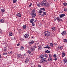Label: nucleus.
<instances>
[{"instance_id":"f257e3e1","label":"nucleus","mask_w":67,"mask_h":67,"mask_svg":"<svg viewBox=\"0 0 67 67\" xmlns=\"http://www.w3.org/2000/svg\"><path fill=\"white\" fill-rule=\"evenodd\" d=\"M30 15L33 18H35L36 16V13L35 12V10L34 9L31 11L30 13Z\"/></svg>"},{"instance_id":"f03ea898","label":"nucleus","mask_w":67,"mask_h":67,"mask_svg":"<svg viewBox=\"0 0 67 67\" xmlns=\"http://www.w3.org/2000/svg\"><path fill=\"white\" fill-rule=\"evenodd\" d=\"M44 35H45L46 36L48 37L49 36L51 35V33L50 32L47 31H45L44 33Z\"/></svg>"},{"instance_id":"7ed1b4c3","label":"nucleus","mask_w":67,"mask_h":67,"mask_svg":"<svg viewBox=\"0 0 67 67\" xmlns=\"http://www.w3.org/2000/svg\"><path fill=\"white\" fill-rule=\"evenodd\" d=\"M47 3V2L46 0H43L41 2V4L42 6H45Z\"/></svg>"},{"instance_id":"20e7f679","label":"nucleus","mask_w":67,"mask_h":67,"mask_svg":"<svg viewBox=\"0 0 67 67\" xmlns=\"http://www.w3.org/2000/svg\"><path fill=\"white\" fill-rule=\"evenodd\" d=\"M22 57V55L21 54H18L17 55V59H20V58H21Z\"/></svg>"},{"instance_id":"39448f33","label":"nucleus","mask_w":67,"mask_h":67,"mask_svg":"<svg viewBox=\"0 0 67 67\" xmlns=\"http://www.w3.org/2000/svg\"><path fill=\"white\" fill-rule=\"evenodd\" d=\"M46 58H43L42 60H41L40 61V62L41 63H46V62H47V60L46 59H45Z\"/></svg>"},{"instance_id":"423d86ee","label":"nucleus","mask_w":67,"mask_h":67,"mask_svg":"<svg viewBox=\"0 0 67 67\" xmlns=\"http://www.w3.org/2000/svg\"><path fill=\"white\" fill-rule=\"evenodd\" d=\"M61 34L62 35H63V36H65V35L66 34V31H63L62 32Z\"/></svg>"},{"instance_id":"0eeeda50","label":"nucleus","mask_w":67,"mask_h":67,"mask_svg":"<svg viewBox=\"0 0 67 67\" xmlns=\"http://www.w3.org/2000/svg\"><path fill=\"white\" fill-rule=\"evenodd\" d=\"M29 45H32L34 43V41L33 40H31L29 42Z\"/></svg>"},{"instance_id":"6e6552de","label":"nucleus","mask_w":67,"mask_h":67,"mask_svg":"<svg viewBox=\"0 0 67 67\" xmlns=\"http://www.w3.org/2000/svg\"><path fill=\"white\" fill-rule=\"evenodd\" d=\"M56 19L58 21H62V19H61L59 17H57Z\"/></svg>"},{"instance_id":"1a4fd4ad","label":"nucleus","mask_w":67,"mask_h":67,"mask_svg":"<svg viewBox=\"0 0 67 67\" xmlns=\"http://www.w3.org/2000/svg\"><path fill=\"white\" fill-rule=\"evenodd\" d=\"M42 4L40 3H37V5L38 7H41L42 6Z\"/></svg>"},{"instance_id":"9d476101","label":"nucleus","mask_w":67,"mask_h":67,"mask_svg":"<svg viewBox=\"0 0 67 67\" xmlns=\"http://www.w3.org/2000/svg\"><path fill=\"white\" fill-rule=\"evenodd\" d=\"M29 34H25L24 35V37L25 38H27L29 37Z\"/></svg>"},{"instance_id":"9b49d317","label":"nucleus","mask_w":67,"mask_h":67,"mask_svg":"<svg viewBox=\"0 0 67 67\" xmlns=\"http://www.w3.org/2000/svg\"><path fill=\"white\" fill-rule=\"evenodd\" d=\"M16 16L18 17H21L22 15L20 13H18L16 14Z\"/></svg>"},{"instance_id":"f8f14e48","label":"nucleus","mask_w":67,"mask_h":67,"mask_svg":"<svg viewBox=\"0 0 67 67\" xmlns=\"http://www.w3.org/2000/svg\"><path fill=\"white\" fill-rule=\"evenodd\" d=\"M44 48H48V49H49L51 48V47H49V46L47 45L46 47H44Z\"/></svg>"},{"instance_id":"ddd939ff","label":"nucleus","mask_w":67,"mask_h":67,"mask_svg":"<svg viewBox=\"0 0 67 67\" xmlns=\"http://www.w3.org/2000/svg\"><path fill=\"white\" fill-rule=\"evenodd\" d=\"M65 16V14H61L60 15V18H63L64 16Z\"/></svg>"},{"instance_id":"4468645a","label":"nucleus","mask_w":67,"mask_h":67,"mask_svg":"<svg viewBox=\"0 0 67 67\" xmlns=\"http://www.w3.org/2000/svg\"><path fill=\"white\" fill-rule=\"evenodd\" d=\"M34 20H35L34 19H32L30 20V22L31 23H33V21H34Z\"/></svg>"},{"instance_id":"2eb2a0df","label":"nucleus","mask_w":67,"mask_h":67,"mask_svg":"<svg viewBox=\"0 0 67 67\" xmlns=\"http://www.w3.org/2000/svg\"><path fill=\"white\" fill-rule=\"evenodd\" d=\"M46 6V7H47V8L48 7H49V6H50V4H49L47 2V3L46 4V5H45Z\"/></svg>"},{"instance_id":"dca6fc26","label":"nucleus","mask_w":67,"mask_h":67,"mask_svg":"<svg viewBox=\"0 0 67 67\" xmlns=\"http://www.w3.org/2000/svg\"><path fill=\"white\" fill-rule=\"evenodd\" d=\"M46 14V12H43V14L41 15V16H44V15H45Z\"/></svg>"},{"instance_id":"f3484780","label":"nucleus","mask_w":67,"mask_h":67,"mask_svg":"<svg viewBox=\"0 0 67 67\" xmlns=\"http://www.w3.org/2000/svg\"><path fill=\"white\" fill-rule=\"evenodd\" d=\"M30 50L31 52H34L35 51V48L32 47L31 48Z\"/></svg>"},{"instance_id":"a211bd4d","label":"nucleus","mask_w":67,"mask_h":67,"mask_svg":"<svg viewBox=\"0 0 67 67\" xmlns=\"http://www.w3.org/2000/svg\"><path fill=\"white\" fill-rule=\"evenodd\" d=\"M53 60V59L52 58H49L48 59V60L49 62H52Z\"/></svg>"},{"instance_id":"6ab92c4d","label":"nucleus","mask_w":67,"mask_h":67,"mask_svg":"<svg viewBox=\"0 0 67 67\" xmlns=\"http://www.w3.org/2000/svg\"><path fill=\"white\" fill-rule=\"evenodd\" d=\"M50 52H51L50 51H48L47 50V51H45V52L46 53H47V54L50 53Z\"/></svg>"},{"instance_id":"aec40b11","label":"nucleus","mask_w":67,"mask_h":67,"mask_svg":"<svg viewBox=\"0 0 67 67\" xmlns=\"http://www.w3.org/2000/svg\"><path fill=\"white\" fill-rule=\"evenodd\" d=\"M23 27L24 29H26V26L25 25H24L23 26Z\"/></svg>"},{"instance_id":"412c9836","label":"nucleus","mask_w":67,"mask_h":67,"mask_svg":"<svg viewBox=\"0 0 67 67\" xmlns=\"http://www.w3.org/2000/svg\"><path fill=\"white\" fill-rule=\"evenodd\" d=\"M41 48H42V47H41V46L40 45L38 46V50L41 49Z\"/></svg>"},{"instance_id":"4be33fe9","label":"nucleus","mask_w":67,"mask_h":67,"mask_svg":"<svg viewBox=\"0 0 67 67\" xmlns=\"http://www.w3.org/2000/svg\"><path fill=\"white\" fill-rule=\"evenodd\" d=\"M58 48L59 49H62L63 47L62 46H60L58 47Z\"/></svg>"},{"instance_id":"5701e85b","label":"nucleus","mask_w":67,"mask_h":67,"mask_svg":"<svg viewBox=\"0 0 67 67\" xmlns=\"http://www.w3.org/2000/svg\"><path fill=\"white\" fill-rule=\"evenodd\" d=\"M52 30L53 31H54L55 30V28L54 27H52Z\"/></svg>"},{"instance_id":"b1692460","label":"nucleus","mask_w":67,"mask_h":67,"mask_svg":"<svg viewBox=\"0 0 67 67\" xmlns=\"http://www.w3.org/2000/svg\"><path fill=\"white\" fill-rule=\"evenodd\" d=\"M64 62L65 63H67V59L66 58L64 59Z\"/></svg>"},{"instance_id":"393cba45","label":"nucleus","mask_w":67,"mask_h":67,"mask_svg":"<svg viewBox=\"0 0 67 67\" xmlns=\"http://www.w3.org/2000/svg\"><path fill=\"white\" fill-rule=\"evenodd\" d=\"M9 35L10 36H12V33L11 32H10L9 33Z\"/></svg>"},{"instance_id":"a878e982","label":"nucleus","mask_w":67,"mask_h":67,"mask_svg":"<svg viewBox=\"0 0 67 67\" xmlns=\"http://www.w3.org/2000/svg\"><path fill=\"white\" fill-rule=\"evenodd\" d=\"M28 53L30 54V55H32V54L31 53V51L29 50L28 51Z\"/></svg>"},{"instance_id":"bb28decb","label":"nucleus","mask_w":67,"mask_h":67,"mask_svg":"<svg viewBox=\"0 0 67 67\" xmlns=\"http://www.w3.org/2000/svg\"><path fill=\"white\" fill-rule=\"evenodd\" d=\"M0 22L1 23H4V20L2 19L0 20Z\"/></svg>"},{"instance_id":"cd10ccee","label":"nucleus","mask_w":67,"mask_h":67,"mask_svg":"<svg viewBox=\"0 0 67 67\" xmlns=\"http://www.w3.org/2000/svg\"><path fill=\"white\" fill-rule=\"evenodd\" d=\"M43 55H40V57L41 59H43Z\"/></svg>"},{"instance_id":"c85d7f7f","label":"nucleus","mask_w":67,"mask_h":67,"mask_svg":"<svg viewBox=\"0 0 67 67\" xmlns=\"http://www.w3.org/2000/svg\"><path fill=\"white\" fill-rule=\"evenodd\" d=\"M43 55V57H46V58H47L48 55L47 54H44Z\"/></svg>"},{"instance_id":"c756f323","label":"nucleus","mask_w":67,"mask_h":67,"mask_svg":"<svg viewBox=\"0 0 67 67\" xmlns=\"http://www.w3.org/2000/svg\"><path fill=\"white\" fill-rule=\"evenodd\" d=\"M29 59H27V58H26V60L25 61V62L27 63H28L29 62Z\"/></svg>"},{"instance_id":"7c9ffc66","label":"nucleus","mask_w":67,"mask_h":67,"mask_svg":"<svg viewBox=\"0 0 67 67\" xmlns=\"http://www.w3.org/2000/svg\"><path fill=\"white\" fill-rule=\"evenodd\" d=\"M24 47H20V49L23 50V49H24Z\"/></svg>"},{"instance_id":"2f4dec72","label":"nucleus","mask_w":67,"mask_h":67,"mask_svg":"<svg viewBox=\"0 0 67 67\" xmlns=\"http://www.w3.org/2000/svg\"><path fill=\"white\" fill-rule=\"evenodd\" d=\"M65 53L64 52H63L62 53V57H64L65 56Z\"/></svg>"},{"instance_id":"473e14b6","label":"nucleus","mask_w":67,"mask_h":67,"mask_svg":"<svg viewBox=\"0 0 67 67\" xmlns=\"http://www.w3.org/2000/svg\"><path fill=\"white\" fill-rule=\"evenodd\" d=\"M16 0H13V3H16Z\"/></svg>"},{"instance_id":"72a5a7b5","label":"nucleus","mask_w":67,"mask_h":67,"mask_svg":"<svg viewBox=\"0 0 67 67\" xmlns=\"http://www.w3.org/2000/svg\"><path fill=\"white\" fill-rule=\"evenodd\" d=\"M7 54H8L6 52L5 53H3V55H7Z\"/></svg>"},{"instance_id":"f704fd0d","label":"nucleus","mask_w":67,"mask_h":67,"mask_svg":"<svg viewBox=\"0 0 67 67\" xmlns=\"http://www.w3.org/2000/svg\"><path fill=\"white\" fill-rule=\"evenodd\" d=\"M4 51H7V48L4 47Z\"/></svg>"},{"instance_id":"c9c22d12","label":"nucleus","mask_w":67,"mask_h":67,"mask_svg":"<svg viewBox=\"0 0 67 67\" xmlns=\"http://www.w3.org/2000/svg\"><path fill=\"white\" fill-rule=\"evenodd\" d=\"M32 24V26H35V24H34V22L31 23Z\"/></svg>"},{"instance_id":"e433bc0d","label":"nucleus","mask_w":67,"mask_h":67,"mask_svg":"<svg viewBox=\"0 0 67 67\" xmlns=\"http://www.w3.org/2000/svg\"><path fill=\"white\" fill-rule=\"evenodd\" d=\"M64 42H67V39H65L64 40Z\"/></svg>"},{"instance_id":"4c0bfd02","label":"nucleus","mask_w":67,"mask_h":67,"mask_svg":"<svg viewBox=\"0 0 67 67\" xmlns=\"http://www.w3.org/2000/svg\"><path fill=\"white\" fill-rule=\"evenodd\" d=\"M63 4H64V5H65V6H66V5H67V3H63Z\"/></svg>"},{"instance_id":"58836bf2","label":"nucleus","mask_w":67,"mask_h":67,"mask_svg":"<svg viewBox=\"0 0 67 67\" xmlns=\"http://www.w3.org/2000/svg\"><path fill=\"white\" fill-rule=\"evenodd\" d=\"M40 10H43V11H45V9L43 8H40Z\"/></svg>"},{"instance_id":"ea45409f","label":"nucleus","mask_w":67,"mask_h":67,"mask_svg":"<svg viewBox=\"0 0 67 67\" xmlns=\"http://www.w3.org/2000/svg\"><path fill=\"white\" fill-rule=\"evenodd\" d=\"M49 58H52V55L49 54Z\"/></svg>"},{"instance_id":"a19ab883","label":"nucleus","mask_w":67,"mask_h":67,"mask_svg":"<svg viewBox=\"0 0 67 67\" xmlns=\"http://www.w3.org/2000/svg\"><path fill=\"white\" fill-rule=\"evenodd\" d=\"M43 12L42 11V10H39L38 12L39 13H41L42 12Z\"/></svg>"},{"instance_id":"79ce46f5","label":"nucleus","mask_w":67,"mask_h":67,"mask_svg":"<svg viewBox=\"0 0 67 67\" xmlns=\"http://www.w3.org/2000/svg\"><path fill=\"white\" fill-rule=\"evenodd\" d=\"M1 11L2 12H4V11H5V10L4 9H2L1 10Z\"/></svg>"},{"instance_id":"37998d69","label":"nucleus","mask_w":67,"mask_h":67,"mask_svg":"<svg viewBox=\"0 0 67 67\" xmlns=\"http://www.w3.org/2000/svg\"><path fill=\"white\" fill-rule=\"evenodd\" d=\"M32 4L31 3H30L29 5V7H32Z\"/></svg>"},{"instance_id":"c03bdc74","label":"nucleus","mask_w":67,"mask_h":67,"mask_svg":"<svg viewBox=\"0 0 67 67\" xmlns=\"http://www.w3.org/2000/svg\"><path fill=\"white\" fill-rule=\"evenodd\" d=\"M50 46L52 47V46H53V43H51L50 44Z\"/></svg>"},{"instance_id":"a18cd8bd","label":"nucleus","mask_w":67,"mask_h":67,"mask_svg":"<svg viewBox=\"0 0 67 67\" xmlns=\"http://www.w3.org/2000/svg\"><path fill=\"white\" fill-rule=\"evenodd\" d=\"M2 34V31L1 30V29H0V34Z\"/></svg>"},{"instance_id":"49530a36","label":"nucleus","mask_w":67,"mask_h":67,"mask_svg":"<svg viewBox=\"0 0 67 67\" xmlns=\"http://www.w3.org/2000/svg\"><path fill=\"white\" fill-rule=\"evenodd\" d=\"M56 54H54L53 55V57H56Z\"/></svg>"},{"instance_id":"de8ad7c7","label":"nucleus","mask_w":67,"mask_h":67,"mask_svg":"<svg viewBox=\"0 0 67 67\" xmlns=\"http://www.w3.org/2000/svg\"><path fill=\"white\" fill-rule=\"evenodd\" d=\"M33 47L34 48H34L35 49V48H36V47L35 46V45H34L33 46Z\"/></svg>"},{"instance_id":"09e8293b","label":"nucleus","mask_w":67,"mask_h":67,"mask_svg":"<svg viewBox=\"0 0 67 67\" xmlns=\"http://www.w3.org/2000/svg\"><path fill=\"white\" fill-rule=\"evenodd\" d=\"M12 40H15V37H13Z\"/></svg>"},{"instance_id":"8fccbe9b","label":"nucleus","mask_w":67,"mask_h":67,"mask_svg":"<svg viewBox=\"0 0 67 67\" xmlns=\"http://www.w3.org/2000/svg\"><path fill=\"white\" fill-rule=\"evenodd\" d=\"M20 45V44L19 43L17 44V46H19V45Z\"/></svg>"},{"instance_id":"3c124183","label":"nucleus","mask_w":67,"mask_h":67,"mask_svg":"<svg viewBox=\"0 0 67 67\" xmlns=\"http://www.w3.org/2000/svg\"><path fill=\"white\" fill-rule=\"evenodd\" d=\"M64 11H66V8H64Z\"/></svg>"},{"instance_id":"603ef678","label":"nucleus","mask_w":67,"mask_h":67,"mask_svg":"<svg viewBox=\"0 0 67 67\" xmlns=\"http://www.w3.org/2000/svg\"><path fill=\"white\" fill-rule=\"evenodd\" d=\"M12 51H11L10 52V54H12Z\"/></svg>"},{"instance_id":"864d4df0","label":"nucleus","mask_w":67,"mask_h":67,"mask_svg":"<svg viewBox=\"0 0 67 67\" xmlns=\"http://www.w3.org/2000/svg\"><path fill=\"white\" fill-rule=\"evenodd\" d=\"M38 67H41V65H38Z\"/></svg>"},{"instance_id":"5fc2aeb1","label":"nucleus","mask_w":67,"mask_h":67,"mask_svg":"<svg viewBox=\"0 0 67 67\" xmlns=\"http://www.w3.org/2000/svg\"><path fill=\"white\" fill-rule=\"evenodd\" d=\"M54 60H57V58H55L54 59Z\"/></svg>"},{"instance_id":"6e6d98bb","label":"nucleus","mask_w":67,"mask_h":67,"mask_svg":"<svg viewBox=\"0 0 67 67\" xmlns=\"http://www.w3.org/2000/svg\"><path fill=\"white\" fill-rule=\"evenodd\" d=\"M19 31H20V32H21V31H22V30H21V29H19Z\"/></svg>"},{"instance_id":"4d7b16f0","label":"nucleus","mask_w":67,"mask_h":67,"mask_svg":"<svg viewBox=\"0 0 67 67\" xmlns=\"http://www.w3.org/2000/svg\"><path fill=\"white\" fill-rule=\"evenodd\" d=\"M54 45H57V44L56 43H54Z\"/></svg>"},{"instance_id":"13d9d810","label":"nucleus","mask_w":67,"mask_h":67,"mask_svg":"<svg viewBox=\"0 0 67 67\" xmlns=\"http://www.w3.org/2000/svg\"><path fill=\"white\" fill-rule=\"evenodd\" d=\"M54 21H56V19H54Z\"/></svg>"},{"instance_id":"bf43d9fd","label":"nucleus","mask_w":67,"mask_h":67,"mask_svg":"<svg viewBox=\"0 0 67 67\" xmlns=\"http://www.w3.org/2000/svg\"><path fill=\"white\" fill-rule=\"evenodd\" d=\"M39 15H42V14L40 13V14H39Z\"/></svg>"},{"instance_id":"052dcab7","label":"nucleus","mask_w":67,"mask_h":67,"mask_svg":"<svg viewBox=\"0 0 67 67\" xmlns=\"http://www.w3.org/2000/svg\"><path fill=\"white\" fill-rule=\"evenodd\" d=\"M1 58V56L0 55V58Z\"/></svg>"},{"instance_id":"680f3d73","label":"nucleus","mask_w":67,"mask_h":67,"mask_svg":"<svg viewBox=\"0 0 67 67\" xmlns=\"http://www.w3.org/2000/svg\"><path fill=\"white\" fill-rule=\"evenodd\" d=\"M57 0H54V1H57Z\"/></svg>"},{"instance_id":"e2e57ef3","label":"nucleus","mask_w":67,"mask_h":67,"mask_svg":"<svg viewBox=\"0 0 67 67\" xmlns=\"http://www.w3.org/2000/svg\"><path fill=\"white\" fill-rule=\"evenodd\" d=\"M31 38H33V37L32 36V37H31Z\"/></svg>"},{"instance_id":"0e129e2a","label":"nucleus","mask_w":67,"mask_h":67,"mask_svg":"<svg viewBox=\"0 0 67 67\" xmlns=\"http://www.w3.org/2000/svg\"><path fill=\"white\" fill-rule=\"evenodd\" d=\"M36 22V20H35L34 21V22Z\"/></svg>"},{"instance_id":"69168bd1","label":"nucleus","mask_w":67,"mask_h":67,"mask_svg":"<svg viewBox=\"0 0 67 67\" xmlns=\"http://www.w3.org/2000/svg\"><path fill=\"white\" fill-rule=\"evenodd\" d=\"M24 55H25V54H24Z\"/></svg>"},{"instance_id":"338daca9","label":"nucleus","mask_w":67,"mask_h":67,"mask_svg":"<svg viewBox=\"0 0 67 67\" xmlns=\"http://www.w3.org/2000/svg\"><path fill=\"white\" fill-rule=\"evenodd\" d=\"M24 56H25V55H24Z\"/></svg>"},{"instance_id":"774afa93","label":"nucleus","mask_w":67,"mask_h":67,"mask_svg":"<svg viewBox=\"0 0 67 67\" xmlns=\"http://www.w3.org/2000/svg\"><path fill=\"white\" fill-rule=\"evenodd\" d=\"M1 66H0V67Z\"/></svg>"}]
</instances>
